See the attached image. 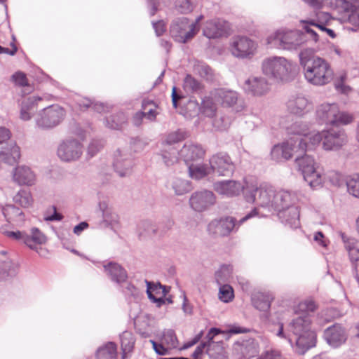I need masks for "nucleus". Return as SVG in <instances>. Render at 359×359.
<instances>
[{
	"instance_id": "55",
	"label": "nucleus",
	"mask_w": 359,
	"mask_h": 359,
	"mask_svg": "<svg viewBox=\"0 0 359 359\" xmlns=\"http://www.w3.org/2000/svg\"><path fill=\"white\" fill-rule=\"evenodd\" d=\"M126 121L123 113H118L106 118V126L111 129H118Z\"/></svg>"
},
{
	"instance_id": "39",
	"label": "nucleus",
	"mask_w": 359,
	"mask_h": 359,
	"mask_svg": "<svg viewBox=\"0 0 359 359\" xmlns=\"http://www.w3.org/2000/svg\"><path fill=\"white\" fill-rule=\"evenodd\" d=\"M120 339L122 349V359H128V353H130L134 347L135 342V337L132 332L125 331L121 334Z\"/></svg>"
},
{
	"instance_id": "1",
	"label": "nucleus",
	"mask_w": 359,
	"mask_h": 359,
	"mask_svg": "<svg viewBox=\"0 0 359 359\" xmlns=\"http://www.w3.org/2000/svg\"><path fill=\"white\" fill-rule=\"evenodd\" d=\"M299 65L305 80L311 85L323 86L334 78V70L325 59L315 55L312 47L303 48L299 53Z\"/></svg>"
},
{
	"instance_id": "37",
	"label": "nucleus",
	"mask_w": 359,
	"mask_h": 359,
	"mask_svg": "<svg viewBox=\"0 0 359 359\" xmlns=\"http://www.w3.org/2000/svg\"><path fill=\"white\" fill-rule=\"evenodd\" d=\"M99 208L102 212L103 221L107 225L114 226L118 224V215L106 202H100L99 203Z\"/></svg>"
},
{
	"instance_id": "31",
	"label": "nucleus",
	"mask_w": 359,
	"mask_h": 359,
	"mask_svg": "<svg viewBox=\"0 0 359 359\" xmlns=\"http://www.w3.org/2000/svg\"><path fill=\"white\" fill-rule=\"evenodd\" d=\"M335 9L341 15L340 19L346 21L353 11L359 9V0H336Z\"/></svg>"
},
{
	"instance_id": "26",
	"label": "nucleus",
	"mask_w": 359,
	"mask_h": 359,
	"mask_svg": "<svg viewBox=\"0 0 359 359\" xmlns=\"http://www.w3.org/2000/svg\"><path fill=\"white\" fill-rule=\"evenodd\" d=\"M324 338L329 345L337 348L345 343L347 334L342 326L336 324L325 330Z\"/></svg>"
},
{
	"instance_id": "36",
	"label": "nucleus",
	"mask_w": 359,
	"mask_h": 359,
	"mask_svg": "<svg viewBox=\"0 0 359 359\" xmlns=\"http://www.w3.org/2000/svg\"><path fill=\"white\" fill-rule=\"evenodd\" d=\"M46 236L37 228L34 227L30 230V233H26L25 245L30 249L38 251V245L46 242Z\"/></svg>"
},
{
	"instance_id": "34",
	"label": "nucleus",
	"mask_w": 359,
	"mask_h": 359,
	"mask_svg": "<svg viewBox=\"0 0 359 359\" xmlns=\"http://www.w3.org/2000/svg\"><path fill=\"white\" fill-rule=\"evenodd\" d=\"M236 349L240 353L238 359H251L257 355L259 351L258 343L253 339L238 344Z\"/></svg>"
},
{
	"instance_id": "56",
	"label": "nucleus",
	"mask_w": 359,
	"mask_h": 359,
	"mask_svg": "<svg viewBox=\"0 0 359 359\" xmlns=\"http://www.w3.org/2000/svg\"><path fill=\"white\" fill-rule=\"evenodd\" d=\"M219 298L221 301L228 303L233 299V290L229 284L219 285Z\"/></svg>"
},
{
	"instance_id": "28",
	"label": "nucleus",
	"mask_w": 359,
	"mask_h": 359,
	"mask_svg": "<svg viewBox=\"0 0 359 359\" xmlns=\"http://www.w3.org/2000/svg\"><path fill=\"white\" fill-rule=\"evenodd\" d=\"M212 98L223 106L232 107L237 104L238 100V93L231 90L219 88L215 90L211 93Z\"/></svg>"
},
{
	"instance_id": "63",
	"label": "nucleus",
	"mask_w": 359,
	"mask_h": 359,
	"mask_svg": "<svg viewBox=\"0 0 359 359\" xmlns=\"http://www.w3.org/2000/svg\"><path fill=\"white\" fill-rule=\"evenodd\" d=\"M185 89L191 91H197L201 88V83L190 75H187L184 81Z\"/></svg>"
},
{
	"instance_id": "21",
	"label": "nucleus",
	"mask_w": 359,
	"mask_h": 359,
	"mask_svg": "<svg viewBox=\"0 0 359 359\" xmlns=\"http://www.w3.org/2000/svg\"><path fill=\"white\" fill-rule=\"evenodd\" d=\"M289 135H293L287 140H301L306 146L308 145L309 137L311 134L316 133V130L311 131L309 124L302 121H296L286 128Z\"/></svg>"
},
{
	"instance_id": "45",
	"label": "nucleus",
	"mask_w": 359,
	"mask_h": 359,
	"mask_svg": "<svg viewBox=\"0 0 359 359\" xmlns=\"http://www.w3.org/2000/svg\"><path fill=\"white\" fill-rule=\"evenodd\" d=\"M233 267L231 265L223 264L215 273V280L217 285L225 284L232 277Z\"/></svg>"
},
{
	"instance_id": "41",
	"label": "nucleus",
	"mask_w": 359,
	"mask_h": 359,
	"mask_svg": "<svg viewBox=\"0 0 359 359\" xmlns=\"http://www.w3.org/2000/svg\"><path fill=\"white\" fill-rule=\"evenodd\" d=\"M248 332V329L238 326H233L228 331H223L220 329L212 327L209 330L206 335V338L208 339L207 342L209 343L210 345L213 344L214 337L219 334L229 333L231 334H236L240 333H246Z\"/></svg>"
},
{
	"instance_id": "18",
	"label": "nucleus",
	"mask_w": 359,
	"mask_h": 359,
	"mask_svg": "<svg viewBox=\"0 0 359 359\" xmlns=\"http://www.w3.org/2000/svg\"><path fill=\"white\" fill-rule=\"evenodd\" d=\"M12 180L19 186L32 187L36 183V175L25 165H18L11 172Z\"/></svg>"
},
{
	"instance_id": "58",
	"label": "nucleus",
	"mask_w": 359,
	"mask_h": 359,
	"mask_svg": "<svg viewBox=\"0 0 359 359\" xmlns=\"http://www.w3.org/2000/svg\"><path fill=\"white\" fill-rule=\"evenodd\" d=\"M151 106V108L148 109V111L144 112V117L149 121H154L156 119L157 112L155 109L156 106L152 101H146L144 100L142 102V109L146 111L147 110V107Z\"/></svg>"
},
{
	"instance_id": "59",
	"label": "nucleus",
	"mask_w": 359,
	"mask_h": 359,
	"mask_svg": "<svg viewBox=\"0 0 359 359\" xmlns=\"http://www.w3.org/2000/svg\"><path fill=\"white\" fill-rule=\"evenodd\" d=\"M316 305L312 299H306L299 303L295 311L302 313H308L315 311Z\"/></svg>"
},
{
	"instance_id": "43",
	"label": "nucleus",
	"mask_w": 359,
	"mask_h": 359,
	"mask_svg": "<svg viewBox=\"0 0 359 359\" xmlns=\"http://www.w3.org/2000/svg\"><path fill=\"white\" fill-rule=\"evenodd\" d=\"M179 153L180 151L175 147H163L161 156L164 163L167 166H170L177 162L178 159L180 158Z\"/></svg>"
},
{
	"instance_id": "49",
	"label": "nucleus",
	"mask_w": 359,
	"mask_h": 359,
	"mask_svg": "<svg viewBox=\"0 0 359 359\" xmlns=\"http://www.w3.org/2000/svg\"><path fill=\"white\" fill-rule=\"evenodd\" d=\"M16 265L10 259H6L0 264V280H6L16 273Z\"/></svg>"
},
{
	"instance_id": "50",
	"label": "nucleus",
	"mask_w": 359,
	"mask_h": 359,
	"mask_svg": "<svg viewBox=\"0 0 359 359\" xmlns=\"http://www.w3.org/2000/svg\"><path fill=\"white\" fill-rule=\"evenodd\" d=\"M187 137L186 133L182 130H177L170 133L163 144V147H174L172 144L184 140Z\"/></svg>"
},
{
	"instance_id": "4",
	"label": "nucleus",
	"mask_w": 359,
	"mask_h": 359,
	"mask_svg": "<svg viewBox=\"0 0 359 359\" xmlns=\"http://www.w3.org/2000/svg\"><path fill=\"white\" fill-rule=\"evenodd\" d=\"M288 329L295 336L296 351L304 354L316 343V334L311 329V320L309 315L293 318L288 324Z\"/></svg>"
},
{
	"instance_id": "24",
	"label": "nucleus",
	"mask_w": 359,
	"mask_h": 359,
	"mask_svg": "<svg viewBox=\"0 0 359 359\" xmlns=\"http://www.w3.org/2000/svg\"><path fill=\"white\" fill-rule=\"evenodd\" d=\"M246 181H245V184H243L235 180H222L215 183L214 189L216 192L223 196H237L241 191H244L245 196Z\"/></svg>"
},
{
	"instance_id": "13",
	"label": "nucleus",
	"mask_w": 359,
	"mask_h": 359,
	"mask_svg": "<svg viewBox=\"0 0 359 359\" xmlns=\"http://www.w3.org/2000/svg\"><path fill=\"white\" fill-rule=\"evenodd\" d=\"M257 43L245 36H234L230 40L229 50L239 59L252 58L257 53Z\"/></svg>"
},
{
	"instance_id": "48",
	"label": "nucleus",
	"mask_w": 359,
	"mask_h": 359,
	"mask_svg": "<svg viewBox=\"0 0 359 359\" xmlns=\"http://www.w3.org/2000/svg\"><path fill=\"white\" fill-rule=\"evenodd\" d=\"M172 187L175 194L178 196L184 195L193 189L189 181L180 178H177L172 182Z\"/></svg>"
},
{
	"instance_id": "40",
	"label": "nucleus",
	"mask_w": 359,
	"mask_h": 359,
	"mask_svg": "<svg viewBox=\"0 0 359 359\" xmlns=\"http://www.w3.org/2000/svg\"><path fill=\"white\" fill-rule=\"evenodd\" d=\"M96 356L97 359H116V345L113 342L107 343L97 349Z\"/></svg>"
},
{
	"instance_id": "15",
	"label": "nucleus",
	"mask_w": 359,
	"mask_h": 359,
	"mask_svg": "<svg viewBox=\"0 0 359 359\" xmlns=\"http://www.w3.org/2000/svg\"><path fill=\"white\" fill-rule=\"evenodd\" d=\"M83 145L74 138H67L62 141L57 147V154L59 158L65 162L75 161L83 154Z\"/></svg>"
},
{
	"instance_id": "19",
	"label": "nucleus",
	"mask_w": 359,
	"mask_h": 359,
	"mask_svg": "<svg viewBox=\"0 0 359 359\" xmlns=\"http://www.w3.org/2000/svg\"><path fill=\"white\" fill-rule=\"evenodd\" d=\"M215 203L214 194L208 190L193 193L189 198L191 208L195 211L202 212Z\"/></svg>"
},
{
	"instance_id": "54",
	"label": "nucleus",
	"mask_w": 359,
	"mask_h": 359,
	"mask_svg": "<svg viewBox=\"0 0 359 359\" xmlns=\"http://www.w3.org/2000/svg\"><path fill=\"white\" fill-rule=\"evenodd\" d=\"M135 327L140 335L143 337H148L150 336L149 331L147 329L149 327L148 318L146 316H138L135 320Z\"/></svg>"
},
{
	"instance_id": "3",
	"label": "nucleus",
	"mask_w": 359,
	"mask_h": 359,
	"mask_svg": "<svg viewBox=\"0 0 359 359\" xmlns=\"http://www.w3.org/2000/svg\"><path fill=\"white\" fill-rule=\"evenodd\" d=\"M299 201L297 192L281 189L276 191L273 210L278 212L282 222L292 229L299 226V210L297 206Z\"/></svg>"
},
{
	"instance_id": "64",
	"label": "nucleus",
	"mask_w": 359,
	"mask_h": 359,
	"mask_svg": "<svg viewBox=\"0 0 359 359\" xmlns=\"http://www.w3.org/2000/svg\"><path fill=\"white\" fill-rule=\"evenodd\" d=\"M313 241L318 246L323 248H327L330 243V241L321 231H317L314 233Z\"/></svg>"
},
{
	"instance_id": "38",
	"label": "nucleus",
	"mask_w": 359,
	"mask_h": 359,
	"mask_svg": "<svg viewBox=\"0 0 359 359\" xmlns=\"http://www.w3.org/2000/svg\"><path fill=\"white\" fill-rule=\"evenodd\" d=\"M189 177L194 180H201L208 175L212 171L210 164L190 163L188 165Z\"/></svg>"
},
{
	"instance_id": "35",
	"label": "nucleus",
	"mask_w": 359,
	"mask_h": 359,
	"mask_svg": "<svg viewBox=\"0 0 359 359\" xmlns=\"http://www.w3.org/2000/svg\"><path fill=\"white\" fill-rule=\"evenodd\" d=\"M273 299V295L269 292H256L252 297L253 306L261 311H268Z\"/></svg>"
},
{
	"instance_id": "25",
	"label": "nucleus",
	"mask_w": 359,
	"mask_h": 359,
	"mask_svg": "<svg viewBox=\"0 0 359 359\" xmlns=\"http://www.w3.org/2000/svg\"><path fill=\"white\" fill-rule=\"evenodd\" d=\"M229 26L226 22L220 19L207 21L203 29V34L211 39H218L228 33Z\"/></svg>"
},
{
	"instance_id": "7",
	"label": "nucleus",
	"mask_w": 359,
	"mask_h": 359,
	"mask_svg": "<svg viewBox=\"0 0 359 359\" xmlns=\"http://www.w3.org/2000/svg\"><path fill=\"white\" fill-rule=\"evenodd\" d=\"M276 190L267 183L259 185L254 181H246L245 199L249 203H255L257 205L271 210L273 208Z\"/></svg>"
},
{
	"instance_id": "32",
	"label": "nucleus",
	"mask_w": 359,
	"mask_h": 359,
	"mask_svg": "<svg viewBox=\"0 0 359 359\" xmlns=\"http://www.w3.org/2000/svg\"><path fill=\"white\" fill-rule=\"evenodd\" d=\"M20 156V148L15 142H11L0 151V161L8 165L17 163Z\"/></svg>"
},
{
	"instance_id": "52",
	"label": "nucleus",
	"mask_w": 359,
	"mask_h": 359,
	"mask_svg": "<svg viewBox=\"0 0 359 359\" xmlns=\"http://www.w3.org/2000/svg\"><path fill=\"white\" fill-rule=\"evenodd\" d=\"M348 192L359 198V173L349 176L346 180Z\"/></svg>"
},
{
	"instance_id": "53",
	"label": "nucleus",
	"mask_w": 359,
	"mask_h": 359,
	"mask_svg": "<svg viewBox=\"0 0 359 359\" xmlns=\"http://www.w3.org/2000/svg\"><path fill=\"white\" fill-rule=\"evenodd\" d=\"M207 352L212 359H227L226 352L223 346L222 341L217 342L212 348H208Z\"/></svg>"
},
{
	"instance_id": "42",
	"label": "nucleus",
	"mask_w": 359,
	"mask_h": 359,
	"mask_svg": "<svg viewBox=\"0 0 359 359\" xmlns=\"http://www.w3.org/2000/svg\"><path fill=\"white\" fill-rule=\"evenodd\" d=\"M0 231L8 238L25 245L26 232L11 229L8 225L2 226L0 228Z\"/></svg>"
},
{
	"instance_id": "51",
	"label": "nucleus",
	"mask_w": 359,
	"mask_h": 359,
	"mask_svg": "<svg viewBox=\"0 0 359 359\" xmlns=\"http://www.w3.org/2000/svg\"><path fill=\"white\" fill-rule=\"evenodd\" d=\"M76 104L81 110H85L90 107H92L94 110L99 113L104 111V107L102 104L93 103L92 100L86 98L78 97L76 100Z\"/></svg>"
},
{
	"instance_id": "29",
	"label": "nucleus",
	"mask_w": 359,
	"mask_h": 359,
	"mask_svg": "<svg viewBox=\"0 0 359 359\" xmlns=\"http://www.w3.org/2000/svg\"><path fill=\"white\" fill-rule=\"evenodd\" d=\"M147 283V293L149 299L153 302L157 303L158 306H161L165 303V299L166 294L168 292V290L164 285L160 283H151L146 280Z\"/></svg>"
},
{
	"instance_id": "23",
	"label": "nucleus",
	"mask_w": 359,
	"mask_h": 359,
	"mask_svg": "<svg viewBox=\"0 0 359 359\" xmlns=\"http://www.w3.org/2000/svg\"><path fill=\"white\" fill-rule=\"evenodd\" d=\"M205 154V151L201 145L187 142L180 150L179 155L180 158L189 165L190 163H194L198 160L203 158Z\"/></svg>"
},
{
	"instance_id": "30",
	"label": "nucleus",
	"mask_w": 359,
	"mask_h": 359,
	"mask_svg": "<svg viewBox=\"0 0 359 359\" xmlns=\"http://www.w3.org/2000/svg\"><path fill=\"white\" fill-rule=\"evenodd\" d=\"M2 212L10 224L18 227L23 226L25 221V215L19 208L13 205H7L2 208Z\"/></svg>"
},
{
	"instance_id": "22",
	"label": "nucleus",
	"mask_w": 359,
	"mask_h": 359,
	"mask_svg": "<svg viewBox=\"0 0 359 359\" xmlns=\"http://www.w3.org/2000/svg\"><path fill=\"white\" fill-rule=\"evenodd\" d=\"M243 90L254 96L266 94L270 89L267 80L262 76H250L246 79L243 86Z\"/></svg>"
},
{
	"instance_id": "44",
	"label": "nucleus",
	"mask_w": 359,
	"mask_h": 359,
	"mask_svg": "<svg viewBox=\"0 0 359 359\" xmlns=\"http://www.w3.org/2000/svg\"><path fill=\"white\" fill-rule=\"evenodd\" d=\"M13 201L23 208H29L33 204L34 200L31 191L22 189L13 196Z\"/></svg>"
},
{
	"instance_id": "20",
	"label": "nucleus",
	"mask_w": 359,
	"mask_h": 359,
	"mask_svg": "<svg viewBox=\"0 0 359 359\" xmlns=\"http://www.w3.org/2000/svg\"><path fill=\"white\" fill-rule=\"evenodd\" d=\"M288 111L297 116H302L310 111L312 108L311 101L302 94L291 96L287 103Z\"/></svg>"
},
{
	"instance_id": "5",
	"label": "nucleus",
	"mask_w": 359,
	"mask_h": 359,
	"mask_svg": "<svg viewBox=\"0 0 359 359\" xmlns=\"http://www.w3.org/2000/svg\"><path fill=\"white\" fill-rule=\"evenodd\" d=\"M297 65L292 60L281 56L266 57L262 62L264 75L278 81H289L295 75Z\"/></svg>"
},
{
	"instance_id": "33",
	"label": "nucleus",
	"mask_w": 359,
	"mask_h": 359,
	"mask_svg": "<svg viewBox=\"0 0 359 359\" xmlns=\"http://www.w3.org/2000/svg\"><path fill=\"white\" fill-rule=\"evenodd\" d=\"M104 271L114 282L121 284L128 278V273L124 268L115 262H109L104 265Z\"/></svg>"
},
{
	"instance_id": "47",
	"label": "nucleus",
	"mask_w": 359,
	"mask_h": 359,
	"mask_svg": "<svg viewBox=\"0 0 359 359\" xmlns=\"http://www.w3.org/2000/svg\"><path fill=\"white\" fill-rule=\"evenodd\" d=\"M160 341L165 345L169 349L177 348L179 344L177 336L174 330H165L160 338Z\"/></svg>"
},
{
	"instance_id": "16",
	"label": "nucleus",
	"mask_w": 359,
	"mask_h": 359,
	"mask_svg": "<svg viewBox=\"0 0 359 359\" xmlns=\"http://www.w3.org/2000/svg\"><path fill=\"white\" fill-rule=\"evenodd\" d=\"M211 171L219 176H230L235 170V165L226 153H217L209 160Z\"/></svg>"
},
{
	"instance_id": "8",
	"label": "nucleus",
	"mask_w": 359,
	"mask_h": 359,
	"mask_svg": "<svg viewBox=\"0 0 359 359\" xmlns=\"http://www.w3.org/2000/svg\"><path fill=\"white\" fill-rule=\"evenodd\" d=\"M316 118L321 123L331 126L348 125L354 121V116L340 111L337 103H323L317 107Z\"/></svg>"
},
{
	"instance_id": "60",
	"label": "nucleus",
	"mask_w": 359,
	"mask_h": 359,
	"mask_svg": "<svg viewBox=\"0 0 359 359\" xmlns=\"http://www.w3.org/2000/svg\"><path fill=\"white\" fill-rule=\"evenodd\" d=\"M175 8L181 13H189L194 9L190 0H176Z\"/></svg>"
},
{
	"instance_id": "46",
	"label": "nucleus",
	"mask_w": 359,
	"mask_h": 359,
	"mask_svg": "<svg viewBox=\"0 0 359 359\" xmlns=\"http://www.w3.org/2000/svg\"><path fill=\"white\" fill-rule=\"evenodd\" d=\"M13 79L15 85L19 87V88L17 89L18 93L21 94L22 97L31 92L32 88L31 87H28L27 79L25 74L21 72L16 73L13 76Z\"/></svg>"
},
{
	"instance_id": "14",
	"label": "nucleus",
	"mask_w": 359,
	"mask_h": 359,
	"mask_svg": "<svg viewBox=\"0 0 359 359\" xmlns=\"http://www.w3.org/2000/svg\"><path fill=\"white\" fill-rule=\"evenodd\" d=\"M198 32L195 24H190L187 18L182 17L175 19L170 27V33L175 41L186 43L191 39Z\"/></svg>"
},
{
	"instance_id": "9",
	"label": "nucleus",
	"mask_w": 359,
	"mask_h": 359,
	"mask_svg": "<svg viewBox=\"0 0 359 359\" xmlns=\"http://www.w3.org/2000/svg\"><path fill=\"white\" fill-rule=\"evenodd\" d=\"M305 153L294 155L296 156L295 163L303 175L304 180L311 188L316 189L321 186L324 177L318 170L314 158L311 156L305 154Z\"/></svg>"
},
{
	"instance_id": "17",
	"label": "nucleus",
	"mask_w": 359,
	"mask_h": 359,
	"mask_svg": "<svg viewBox=\"0 0 359 359\" xmlns=\"http://www.w3.org/2000/svg\"><path fill=\"white\" fill-rule=\"evenodd\" d=\"M113 166L118 176H129L132 172L133 161L131 154L125 149H118L114 154Z\"/></svg>"
},
{
	"instance_id": "2",
	"label": "nucleus",
	"mask_w": 359,
	"mask_h": 359,
	"mask_svg": "<svg viewBox=\"0 0 359 359\" xmlns=\"http://www.w3.org/2000/svg\"><path fill=\"white\" fill-rule=\"evenodd\" d=\"M305 32L298 30L285 29H278L269 35L266 43L271 48L276 49L297 51L306 48L309 46L318 41V34L308 25L304 26Z\"/></svg>"
},
{
	"instance_id": "57",
	"label": "nucleus",
	"mask_w": 359,
	"mask_h": 359,
	"mask_svg": "<svg viewBox=\"0 0 359 359\" xmlns=\"http://www.w3.org/2000/svg\"><path fill=\"white\" fill-rule=\"evenodd\" d=\"M196 71L200 74V76L207 80H212L213 78V70L210 67L204 64L198 63L196 67Z\"/></svg>"
},
{
	"instance_id": "6",
	"label": "nucleus",
	"mask_w": 359,
	"mask_h": 359,
	"mask_svg": "<svg viewBox=\"0 0 359 359\" xmlns=\"http://www.w3.org/2000/svg\"><path fill=\"white\" fill-rule=\"evenodd\" d=\"M321 142L324 150L338 151L348 142V137L342 129L317 131L310 136L306 151L315 150Z\"/></svg>"
},
{
	"instance_id": "62",
	"label": "nucleus",
	"mask_w": 359,
	"mask_h": 359,
	"mask_svg": "<svg viewBox=\"0 0 359 359\" xmlns=\"http://www.w3.org/2000/svg\"><path fill=\"white\" fill-rule=\"evenodd\" d=\"M104 147V142L101 140H93L88 147V155L90 157L97 154Z\"/></svg>"
},
{
	"instance_id": "61",
	"label": "nucleus",
	"mask_w": 359,
	"mask_h": 359,
	"mask_svg": "<svg viewBox=\"0 0 359 359\" xmlns=\"http://www.w3.org/2000/svg\"><path fill=\"white\" fill-rule=\"evenodd\" d=\"M156 229L154 226L149 221H143L138 225V231L140 236H144L154 233Z\"/></svg>"
},
{
	"instance_id": "10",
	"label": "nucleus",
	"mask_w": 359,
	"mask_h": 359,
	"mask_svg": "<svg viewBox=\"0 0 359 359\" xmlns=\"http://www.w3.org/2000/svg\"><path fill=\"white\" fill-rule=\"evenodd\" d=\"M257 215V209L255 208L250 211V212L240 219L238 224H236L235 219L231 217H226L218 219H214L209 223L208 230L211 234L219 236H226L230 234V233L236 228L237 225H241L245 221Z\"/></svg>"
},
{
	"instance_id": "11",
	"label": "nucleus",
	"mask_w": 359,
	"mask_h": 359,
	"mask_svg": "<svg viewBox=\"0 0 359 359\" xmlns=\"http://www.w3.org/2000/svg\"><path fill=\"white\" fill-rule=\"evenodd\" d=\"M65 109L59 105H51L39 111L35 118L36 126L50 130L57 126L65 117Z\"/></svg>"
},
{
	"instance_id": "27",
	"label": "nucleus",
	"mask_w": 359,
	"mask_h": 359,
	"mask_svg": "<svg viewBox=\"0 0 359 359\" xmlns=\"http://www.w3.org/2000/svg\"><path fill=\"white\" fill-rule=\"evenodd\" d=\"M41 100H42L41 97L34 95L25 97L22 102L18 100L20 107V118L24 121L31 120L34 111Z\"/></svg>"
},
{
	"instance_id": "12",
	"label": "nucleus",
	"mask_w": 359,
	"mask_h": 359,
	"mask_svg": "<svg viewBox=\"0 0 359 359\" xmlns=\"http://www.w3.org/2000/svg\"><path fill=\"white\" fill-rule=\"evenodd\" d=\"M306 152V146L301 140H286L274 145L271 151V158L277 162L290 159L297 154Z\"/></svg>"
}]
</instances>
